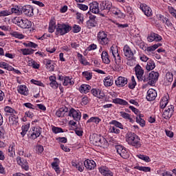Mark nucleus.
Returning <instances> with one entry per match:
<instances>
[{
  "label": "nucleus",
  "mask_w": 176,
  "mask_h": 176,
  "mask_svg": "<svg viewBox=\"0 0 176 176\" xmlns=\"http://www.w3.org/2000/svg\"><path fill=\"white\" fill-rule=\"evenodd\" d=\"M112 8V2L106 0L100 3V10L104 12V13H109L111 8Z\"/></svg>",
  "instance_id": "obj_8"
},
{
  "label": "nucleus",
  "mask_w": 176,
  "mask_h": 176,
  "mask_svg": "<svg viewBox=\"0 0 176 176\" xmlns=\"http://www.w3.org/2000/svg\"><path fill=\"white\" fill-rule=\"evenodd\" d=\"M135 168H136V170H139L140 171H144V173H148L151 171V167H148V166H137L135 167Z\"/></svg>",
  "instance_id": "obj_44"
},
{
  "label": "nucleus",
  "mask_w": 176,
  "mask_h": 176,
  "mask_svg": "<svg viewBox=\"0 0 176 176\" xmlns=\"http://www.w3.org/2000/svg\"><path fill=\"white\" fill-rule=\"evenodd\" d=\"M72 30L71 26L65 24H58L56 28V35H65V34H68L69 30Z\"/></svg>",
  "instance_id": "obj_4"
},
{
  "label": "nucleus",
  "mask_w": 176,
  "mask_h": 176,
  "mask_svg": "<svg viewBox=\"0 0 176 176\" xmlns=\"http://www.w3.org/2000/svg\"><path fill=\"white\" fill-rule=\"evenodd\" d=\"M137 156L138 157H139V159H141L142 160H144L147 163H149V162H151V158H149V156L144 155H138Z\"/></svg>",
  "instance_id": "obj_51"
},
{
  "label": "nucleus",
  "mask_w": 176,
  "mask_h": 176,
  "mask_svg": "<svg viewBox=\"0 0 176 176\" xmlns=\"http://www.w3.org/2000/svg\"><path fill=\"white\" fill-rule=\"evenodd\" d=\"M173 113H174V106L169 105L164 110L162 114V118H164V119H166V120H168V119H170V118L173 116Z\"/></svg>",
  "instance_id": "obj_9"
},
{
  "label": "nucleus",
  "mask_w": 176,
  "mask_h": 176,
  "mask_svg": "<svg viewBox=\"0 0 176 176\" xmlns=\"http://www.w3.org/2000/svg\"><path fill=\"white\" fill-rule=\"evenodd\" d=\"M127 83V78L123 76H119L116 80V85L118 87H124Z\"/></svg>",
  "instance_id": "obj_18"
},
{
  "label": "nucleus",
  "mask_w": 176,
  "mask_h": 176,
  "mask_svg": "<svg viewBox=\"0 0 176 176\" xmlns=\"http://www.w3.org/2000/svg\"><path fill=\"white\" fill-rule=\"evenodd\" d=\"M156 97H157V92H156V90L149 89L146 96L147 101H155Z\"/></svg>",
  "instance_id": "obj_13"
},
{
  "label": "nucleus",
  "mask_w": 176,
  "mask_h": 176,
  "mask_svg": "<svg viewBox=\"0 0 176 176\" xmlns=\"http://www.w3.org/2000/svg\"><path fill=\"white\" fill-rule=\"evenodd\" d=\"M82 76L84 77H85V78L87 79V80H90V79H91L93 75L91 74V73L89 72H82Z\"/></svg>",
  "instance_id": "obj_55"
},
{
  "label": "nucleus",
  "mask_w": 176,
  "mask_h": 176,
  "mask_svg": "<svg viewBox=\"0 0 176 176\" xmlns=\"http://www.w3.org/2000/svg\"><path fill=\"white\" fill-rule=\"evenodd\" d=\"M125 138L129 145H131L136 148H141V140L137 134L132 132H128L126 134Z\"/></svg>",
  "instance_id": "obj_1"
},
{
  "label": "nucleus",
  "mask_w": 176,
  "mask_h": 176,
  "mask_svg": "<svg viewBox=\"0 0 176 176\" xmlns=\"http://www.w3.org/2000/svg\"><path fill=\"white\" fill-rule=\"evenodd\" d=\"M30 65L34 68V69H38L40 67L39 64H38L35 60H32L29 63Z\"/></svg>",
  "instance_id": "obj_58"
},
{
  "label": "nucleus",
  "mask_w": 176,
  "mask_h": 176,
  "mask_svg": "<svg viewBox=\"0 0 176 176\" xmlns=\"http://www.w3.org/2000/svg\"><path fill=\"white\" fill-rule=\"evenodd\" d=\"M43 63L45 64L46 68L50 72H53V71H54V63H53V60L45 59Z\"/></svg>",
  "instance_id": "obj_23"
},
{
  "label": "nucleus",
  "mask_w": 176,
  "mask_h": 176,
  "mask_svg": "<svg viewBox=\"0 0 176 176\" xmlns=\"http://www.w3.org/2000/svg\"><path fill=\"white\" fill-rule=\"evenodd\" d=\"M109 131L114 134H120V129L116 128V126H110Z\"/></svg>",
  "instance_id": "obj_52"
},
{
  "label": "nucleus",
  "mask_w": 176,
  "mask_h": 176,
  "mask_svg": "<svg viewBox=\"0 0 176 176\" xmlns=\"http://www.w3.org/2000/svg\"><path fill=\"white\" fill-rule=\"evenodd\" d=\"M147 41L148 42H153V41H155V42H160V41H162V36L155 33H151L147 37Z\"/></svg>",
  "instance_id": "obj_21"
},
{
  "label": "nucleus",
  "mask_w": 176,
  "mask_h": 176,
  "mask_svg": "<svg viewBox=\"0 0 176 176\" xmlns=\"http://www.w3.org/2000/svg\"><path fill=\"white\" fill-rule=\"evenodd\" d=\"M103 82L106 87H109L110 86H112V85H113V80H112V76H111L105 77Z\"/></svg>",
  "instance_id": "obj_28"
},
{
  "label": "nucleus",
  "mask_w": 176,
  "mask_h": 176,
  "mask_svg": "<svg viewBox=\"0 0 176 176\" xmlns=\"http://www.w3.org/2000/svg\"><path fill=\"white\" fill-rule=\"evenodd\" d=\"M166 80H168V82L171 83V82H173L174 79V76L173 75V73L168 72L166 74Z\"/></svg>",
  "instance_id": "obj_53"
},
{
  "label": "nucleus",
  "mask_w": 176,
  "mask_h": 176,
  "mask_svg": "<svg viewBox=\"0 0 176 176\" xmlns=\"http://www.w3.org/2000/svg\"><path fill=\"white\" fill-rule=\"evenodd\" d=\"M160 74L159 73L153 71L148 74V78L151 81L148 82L149 85L151 86H153L156 82H157V80L159 79Z\"/></svg>",
  "instance_id": "obj_10"
},
{
  "label": "nucleus",
  "mask_w": 176,
  "mask_h": 176,
  "mask_svg": "<svg viewBox=\"0 0 176 176\" xmlns=\"http://www.w3.org/2000/svg\"><path fill=\"white\" fill-rule=\"evenodd\" d=\"M75 82L72 78H69V77L66 76L64 78V82L63 83V86H72Z\"/></svg>",
  "instance_id": "obj_32"
},
{
  "label": "nucleus",
  "mask_w": 176,
  "mask_h": 176,
  "mask_svg": "<svg viewBox=\"0 0 176 176\" xmlns=\"http://www.w3.org/2000/svg\"><path fill=\"white\" fill-rule=\"evenodd\" d=\"M124 12H126L129 16H133V9L129 6H126L123 7Z\"/></svg>",
  "instance_id": "obj_54"
},
{
  "label": "nucleus",
  "mask_w": 176,
  "mask_h": 176,
  "mask_svg": "<svg viewBox=\"0 0 176 176\" xmlns=\"http://www.w3.org/2000/svg\"><path fill=\"white\" fill-rule=\"evenodd\" d=\"M67 116L73 118L75 122H80V118H82L80 111L79 110H75L74 108L69 109Z\"/></svg>",
  "instance_id": "obj_7"
},
{
  "label": "nucleus",
  "mask_w": 176,
  "mask_h": 176,
  "mask_svg": "<svg viewBox=\"0 0 176 176\" xmlns=\"http://www.w3.org/2000/svg\"><path fill=\"white\" fill-rule=\"evenodd\" d=\"M18 92L20 93V94H23V96L28 95V91H27V87H25V85L19 86L18 89Z\"/></svg>",
  "instance_id": "obj_35"
},
{
  "label": "nucleus",
  "mask_w": 176,
  "mask_h": 176,
  "mask_svg": "<svg viewBox=\"0 0 176 176\" xmlns=\"http://www.w3.org/2000/svg\"><path fill=\"white\" fill-rule=\"evenodd\" d=\"M36 151L37 153H42V152H43V146L37 145L36 146Z\"/></svg>",
  "instance_id": "obj_63"
},
{
  "label": "nucleus",
  "mask_w": 176,
  "mask_h": 176,
  "mask_svg": "<svg viewBox=\"0 0 176 176\" xmlns=\"http://www.w3.org/2000/svg\"><path fill=\"white\" fill-rule=\"evenodd\" d=\"M96 16L91 15L89 16V20L87 21V27L89 29L93 28V27H96L97 25V21H96Z\"/></svg>",
  "instance_id": "obj_20"
},
{
  "label": "nucleus",
  "mask_w": 176,
  "mask_h": 176,
  "mask_svg": "<svg viewBox=\"0 0 176 176\" xmlns=\"http://www.w3.org/2000/svg\"><path fill=\"white\" fill-rule=\"evenodd\" d=\"M135 73L138 80L142 82V76H144V69L140 65H137L135 67Z\"/></svg>",
  "instance_id": "obj_11"
},
{
  "label": "nucleus",
  "mask_w": 176,
  "mask_h": 176,
  "mask_svg": "<svg viewBox=\"0 0 176 176\" xmlns=\"http://www.w3.org/2000/svg\"><path fill=\"white\" fill-rule=\"evenodd\" d=\"M54 30H56V21H54V19H51V21L50 22L48 31H49V32L52 34V32L54 31Z\"/></svg>",
  "instance_id": "obj_38"
},
{
  "label": "nucleus",
  "mask_w": 176,
  "mask_h": 176,
  "mask_svg": "<svg viewBox=\"0 0 176 176\" xmlns=\"http://www.w3.org/2000/svg\"><path fill=\"white\" fill-rule=\"evenodd\" d=\"M119 12V10L115 7H113V6H111V8H110L109 12L110 14H114L115 16H116L118 14V12Z\"/></svg>",
  "instance_id": "obj_56"
},
{
  "label": "nucleus",
  "mask_w": 176,
  "mask_h": 176,
  "mask_svg": "<svg viewBox=\"0 0 176 176\" xmlns=\"http://www.w3.org/2000/svg\"><path fill=\"white\" fill-rule=\"evenodd\" d=\"M21 9L25 16H28L29 17L34 16V8H32V6L27 5L21 7Z\"/></svg>",
  "instance_id": "obj_12"
},
{
  "label": "nucleus",
  "mask_w": 176,
  "mask_h": 176,
  "mask_svg": "<svg viewBox=\"0 0 176 176\" xmlns=\"http://www.w3.org/2000/svg\"><path fill=\"white\" fill-rule=\"evenodd\" d=\"M89 10L92 13H100V7H98V3L97 1H93L89 4Z\"/></svg>",
  "instance_id": "obj_19"
},
{
  "label": "nucleus",
  "mask_w": 176,
  "mask_h": 176,
  "mask_svg": "<svg viewBox=\"0 0 176 176\" xmlns=\"http://www.w3.org/2000/svg\"><path fill=\"white\" fill-rule=\"evenodd\" d=\"M12 23L14 24H16L18 27L23 29L31 28V26L32 25V23L28 19H23V18L19 16L14 17L12 19Z\"/></svg>",
  "instance_id": "obj_2"
},
{
  "label": "nucleus",
  "mask_w": 176,
  "mask_h": 176,
  "mask_svg": "<svg viewBox=\"0 0 176 176\" xmlns=\"http://www.w3.org/2000/svg\"><path fill=\"white\" fill-rule=\"evenodd\" d=\"M108 35L105 32L102 31L99 32L98 33L97 39L98 41V43L100 45H102V46H105V45H108V43L109 42V38H108Z\"/></svg>",
  "instance_id": "obj_6"
},
{
  "label": "nucleus",
  "mask_w": 176,
  "mask_h": 176,
  "mask_svg": "<svg viewBox=\"0 0 176 176\" xmlns=\"http://www.w3.org/2000/svg\"><path fill=\"white\" fill-rule=\"evenodd\" d=\"M137 86V82H135V78L134 76L131 77V82L129 84V89H135Z\"/></svg>",
  "instance_id": "obj_49"
},
{
  "label": "nucleus",
  "mask_w": 176,
  "mask_h": 176,
  "mask_svg": "<svg viewBox=\"0 0 176 176\" xmlns=\"http://www.w3.org/2000/svg\"><path fill=\"white\" fill-rule=\"evenodd\" d=\"M113 102H114V104H119L120 105H129V102H127V101L120 98L114 99Z\"/></svg>",
  "instance_id": "obj_40"
},
{
  "label": "nucleus",
  "mask_w": 176,
  "mask_h": 176,
  "mask_svg": "<svg viewBox=\"0 0 176 176\" xmlns=\"http://www.w3.org/2000/svg\"><path fill=\"white\" fill-rule=\"evenodd\" d=\"M124 50V54L126 58H129V60H133V57H134V53L133 51H131V48L127 45L124 46L123 48Z\"/></svg>",
  "instance_id": "obj_14"
},
{
  "label": "nucleus",
  "mask_w": 176,
  "mask_h": 176,
  "mask_svg": "<svg viewBox=\"0 0 176 176\" xmlns=\"http://www.w3.org/2000/svg\"><path fill=\"white\" fill-rule=\"evenodd\" d=\"M17 119H19V118L14 115V116L10 117L9 121H8L9 124L12 125V124H14L17 123Z\"/></svg>",
  "instance_id": "obj_46"
},
{
  "label": "nucleus",
  "mask_w": 176,
  "mask_h": 176,
  "mask_svg": "<svg viewBox=\"0 0 176 176\" xmlns=\"http://www.w3.org/2000/svg\"><path fill=\"white\" fill-rule=\"evenodd\" d=\"M16 162L18 164L23 168V170H25V171H28V168H30L27 160H24V158H22L21 157H17Z\"/></svg>",
  "instance_id": "obj_16"
},
{
  "label": "nucleus",
  "mask_w": 176,
  "mask_h": 176,
  "mask_svg": "<svg viewBox=\"0 0 176 176\" xmlns=\"http://www.w3.org/2000/svg\"><path fill=\"white\" fill-rule=\"evenodd\" d=\"M42 133V128L41 126H33L31 128L30 131H29V133L28 135V138L30 140H36L39 135H41V133Z\"/></svg>",
  "instance_id": "obj_3"
},
{
  "label": "nucleus",
  "mask_w": 176,
  "mask_h": 176,
  "mask_svg": "<svg viewBox=\"0 0 176 176\" xmlns=\"http://www.w3.org/2000/svg\"><path fill=\"white\" fill-rule=\"evenodd\" d=\"M110 52H111L113 57H115L116 56H118V54H119L118 51V48L111 46L110 48Z\"/></svg>",
  "instance_id": "obj_60"
},
{
  "label": "nucleus",
  "mask_w": 176,
  "mask_h": 176,
  "mask_svg": "<svg viewBox=\"0 0 176 176\" xmlns=\"http://www.w3.org/2000/svg\"><path fill=\"white\" fill-rule=\"evenodd\" d=\"M113 58H115V63L117 67H119V68H120V65L122 64V59L120 58V55L118 54L116 56H113Z\"/></svg>",
  "instance_id": "obj_45"
},
{
  "label": "nucleus",
  "mask_w": 176,
  "mask_h": 176,
  "mask_svg": "<svg viewBox=\"0 0 176 176\" xmlns=\"http://www.w3.org/2000/svg\"><path fill=\"white\" fill-rule=\"evenodd\" d=\"M162 176H173V174H171L170 172L164 170L162 171V173L161 174Z\"/></svg>",
  "instance_id": "obj_64"
},
{
  "label": "nucleus",
  "mask_w": 176,
  "mask_h": 176,
  "mask_svg": "<svg viewBox=\"0 0 176 176\" xmlns=\"http://www.w3.org/2000/svg\"><path fill=\"white\" fill-rule=\"evenodd\" d=\"M167 104H168V99H167V97H164L160 102V107L162 109H164L167 107Z\"/></svg>",
  "instance_id": "obj_37"
},
{
  "label": "nucleus",
  "mask_w": 176,
  "mask_h": 176,
  "mask_svg": "<svg viewBox=\"0 0 176 176\" xmlns=\"http://www.w3.org/2000/svg\"><path fill=\"white\" fill-rule=\"evenodd\" d=\"M120 115L122 118H123V119L129 120V122H131V123H133V118H131V117H130V114H129L126 112H124V111H120Z\"/></svg>",
  "instance_id": "obj_39"
},
{
  "label": "nucleus",
  "mask_w": 176,
  "mask_h": 176,
  "mask_svg": "<svg viewBox=\"0 0 176 176\" xmlns=\"http://www.w3.org/2000/svg\"><path fill=\"white\" fill-rule=\"evenodd\" d=\"M109 124H113L115 127L120 129L121 130H123L124 129V127L123 126V124L116 120H111L109 122Z\"/></svg>",
  "instance_id": "obj_30"
},
{
  "label": "nucleus",
  "mask_w": 176,
  "mask_h": 176,
  "mask_svg": "<svg viewBox=\"0 0 176 176\" xmlns=\"http://www.w3.org/2000/svg\"><path fill=\"white\" fill-rule=\"evenodd\" d=\"M102 140H104V138H101V136L94 134L92 136V143L96 146H101L102 145Z\"/></svg>",
  "instance_id": "obj_15"
},
{
  "label": "nucleus",
  "mask_w": 176,
  "mask_h": 176,
  "mask_svg": "<svg viewBox=\"0 0 176 176\" xmlns=\"http://www.w3.org/2000/svg\"><path fill=\"white\" fill-rule=\"evenodd\" d=\"M169 13L173 16L176 19V10L174 9L173 7H169L168 8Z\"/></svg>",
  "instance_id": "obj_62"
},
{
  "label": "nucleus",
  "mask_w": 176,
  "mask_h": 176,
  "mask_svg": "<svg viewBox=\"0 0 176 176\" xmlns=\"http://www.w3.org/2000/svg\"><path fill=\"white\" fill-rule=\"evenodd\" d=\"M10 34L14 38H17L18 39H24V35H23V34L19 33V32L12 31L10 33Z\"/></svg>",
  "instance_id": "obj_41"
},
{
  "label": "nucleus",
  "mask_w": 176,
  "mask_h": 176,
  "mask_svg": "<svg viewBox=\"0 0 176 176\" xmlns=\"http://www.w3.org/2000/svg\"><path fill=\"white\" fill-rule=\"evenodd\" d=\"M140 9L147 17L152 16V9L146 4H140Z\"/></svg>",
  "instance_id": "obj_17"
},
{
  "label": "nucleus",
  "mask_w": 176,
  "mask_h": 176,
  "mask_svg": "<svg viewBox=\"0 0 176 176\" xmlns=\"http://www.w3.org/2000/svg\"><path fill=\"white\" fill-rule=\"evenodd\" d=\"M91 93L93 94V96L97 97L98 98H102V97L105 96V94L104 92H102V91L97 89H92L91 90Z\"/></svg>",
  "instance_id": "obj_25"
},
{
  "label": "nucleus",
  "mask_w": 176,
  "mask_h": 176,
  "mask_svg": "<svg viewBox=\"0 0 176 176\" xmlns=\"http://www.w3.org/2000/svg\"><path fill=\"white\" fill-rule=\"evenodd\" d=\"M67 113H68V108L67 107H61L56 112L58 118H64V116H67Z\"/></svg>",
  "instance_id": "obj_22"
},
{
  "label": "nucleus",
  "mask_w": 176,
  "mask_h": 176,
  "mask_svg": "<svg viewBox=\"0 0 176 176\" xmlns=\"http://www.w3.org/2000/svg\"><path fill=\"white\" fill-rule=\"evenodd\" d=\"M77 8H80V10H87L89 9V7L84 4L78 3Z\"/></svg>",
  "instance_id": "obj_61"
},
{
  "label": "nucleus",
  "mask_w": 176,
  "mask_h": 176,
  "mask_svg": "<svg viewBox=\"0 0 176 176\" xmlns=\"http://www.w3.org/2000/svg\"><path fill=\"white\" fill-rule=\"evenodd\" d=\"M52 130L53 133H54L55 134H58V133H64V131H63V129L56 127V126H53L52 128Z\"/></svg>",
  "instance_id": "obj_59"
},
{
  "label": "nucleus",
  "mask_w": 176,
  "mask_h": 176,
  "mask_svg": "<svg viewBox=\"0 0 176 176\" xmlns=\"http://www.w3.org/2000/svg\"><path fill=\"white\" fill-rule=\"evenodd\" d=\"M91 122H93L94 123H96V124H98V123L101 122V119L98 118V117H92L87 120V123H91Z\"/></svg>",
  "instance_id": "obj_48"
},
{
  "label": "nucleus",
  "mask_w": 176,
  "mask_h": 176,
  "mask_svg": "<svg viewBox=\"0 0 176 176\" xmlns=\"http://www.w3.org/2000/svg\"><path fill=\"white\" fill-rule=\"evenodd\" d=\"M157 18L159 20V21H162V23H166V20L168 19L167 17L162 15L161 14H157Z\"/></svg>",
  "instance_id": "obj_57"
},
{
  "label": "nucleus",
  "mask_w": 176,
  "mask_h": 176,
  "mask_svg": "<svg viewBox=\"0 0 176 176\" xmlns=\"http://www.w3.org/2000/svg\"><path fill=\"white\" fill-rule=\"evenodd\" d=\"M28 130H30V124L22 126V132L21 133V136L24 137V135L27 134Z\"/></svg>",
  "instance_id": "obj_43"
},
{
  "label": "nucleus",
  "mask_w": 176,
  "mask_h": 176,
  "mask_svg": "<svg viewBox=\"0 0 176 176\" xmlns=\"http://www.w3.org/2000/svg\"><path fill=\"white\" fill-rule=\"evenodd\" d=\"M156 65L155 62L152 60H150L147 62V65H146V69L147 71H152V69H155Z\"/></svg>",
  "instance_id": "obj_33"
},
{
  "label": "nucleus",
  "mask_w": 176,
  "mask_h": 176,
  "mask_svg": "<svg viewBox=\"0 0 176 176\" xmlns=\"http://www.w3.org/2000/svg\"><path fill=\"white\" fill-rule=\"evenodd\" d=\"M12 13H15V14L20 15L21 13H23V9H21V7H17V8H12L11 9Z\"/></svg>",
  "instance_id": "obj_47"
},
{
  "label": "nucleus",
  "mask_w": 176,
  "mask_h": 176,
  "mask_svg": "<svg viewBox=\"0 0 176 176\" xmlns=\"http://www.w3.org/2000/svg\"><path fill=\"white\" fill-rule=\"evenodd\" d=\"M14 155H16V144L12 143L8 147V155L13 157Z\"/></svg>",
  "instance_id": "obj_27"
},
{
  "label": "nucleus",
  "mask_w": 176,
  "mask_h": 176,
  "mask_svg": "<svg viewBox=\"0 0 176 176\" xmlns=\"http://www.w3.org/2000/svg\"><path fill=\"white\" fill-rule=\"evenodd\" d=\"M142 118H144V116H142V114H140L136 117V122L137 123H139L142 127H144L145 126V120L142 119Z\"/></svg>",
  "instance_id": "obj_36"
},
{
  "label": "nucleus",
  "mask_w": 176,
  "mask_h": 176,
  "mask_svg": "<svg viewBox=\"0 0 176 176\" xmlns=\"http://www.w3.org/2000/svg\"><path fill=\"white\" fill-rule=\"evenodd\" d=\"M5 112H6V113H10L11 115H14V113H17V112H16V110L12 109V107H6L4 108Z\"/></svg>",
  "instance_id": "obj_50"
},
{
  "label": "nucleus",
  "mask_w": 176,
  "mask_h": 176,
  "mask_svg": "<svg viewBox=\"0 0 176 176\" xmlns=\"http://www.w3.org/2000/svg\"><path fill=\"white\" fill-rule=\"evenodd\" d=\"M160 46H162V44L158 43L157 44H155L153 46L147 47L145 50H146L148 53H152V52H155V50H156L157 47H160Z\"/></svg>",
  "instance_id": "obj_34"
},
{
  "label": "nucleus",
  "mask_w": 176,
  "mask_h": 176,
  "mask_svg": "<svg viewBox=\"0 0 176 176\" xmlns=\"http://www.w3.org/2000/svg\"><path fill=\"white\" fill-rule=\"evenodd\" d=\"M84 166L87 170H93L97 165L94 161L87 160L84 162Z\"/></svg>",
  "instance_id": "obj_24"
},
{
  "label": "nucleus",
  "mask_w": 176,
  "mask_h": 176,
  "mask_svg": "<svg viewBox=\"0 0 176 176\" xmlns=\"http://www.w3.org/2000/svg\"><path fill=\"white\" fill-rule=\"evenodd\" d=\"M102 62L104 64H109L111 63V60H109V56L108 55V52L103 51L101 54Z\"/></svg>",
  "instance_id": "obj_29"
},
{
  "label": "nucleus",
  "mask_w": 176,
  "mask_h": 176,
  "mask_svg": "<svg viewBox=\"0 0 176 176\" xmlns=\"http://www.w3.org/2000/svg\"><path fill=\"white\" fill-rule=\"evenodd\" d=\"M100 173L104 176H113V173L105 166L99 168Z\"/></svg>",
  "instance_id": "obj_26"
},
{
  "label": "nucleus",
  "mask_w": 176,
  "mask_h": 176,
  "mask_svg": "<svg viewBox=\"0 0 176 176\" xmlns=\"http://www.w3.org/2000/svg\"><path fill=\"white\" fill-rule=\"evenodd\" d=\"M116 149L117 151V153L122 157V159H129L130 157V153L127 148L124 147L123 146L121 145H118L116 146Z\"/></svg>",
  "instance_id": "obj_5"
},
{
  "label": "nucleus",
  "mask_w": 176,
  "mask_h": 176,
  "mask_svg": "<svg viewBox=\"0 0 176 176\" xmlns=\"http://www.w3.org/2000/svg\"><path fill=\"white\" fill-rule=\"evenodd\" d=\"M90 89H91V87H90V85H82L79 88V91H80V93H85V94H86L89 93Z\"/></svg>",
  "instance_id": "obj_31"
},
{
  "label": "nucleus",
  "mask_w": 176,
  "mask_h": 176,
  "mask_svg": "<svg viewBox=\"0 0 176 176\" xmlns=\"http://www.w3.org/2000/svg\"><path fill=\"white\" fill-rule=\"evenodd\" d=\"M21 51L22 52L23 56H28L29 54H34L35 50L32 49H21Z\"/></svg>",
  "instance_id": "obj_42"
}]
</instances>
